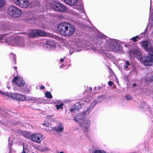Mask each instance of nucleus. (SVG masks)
I'll return each instance as SVG.
<instances>
[{"mask_svg":"<svg viewBox=\"0 0 153 153\" xmlns=\"http://www.w3.org/2000/svg\"><path fill=\"white\" fill-rule=\"evenodd\" d=\"M7 12L10 16L13 17L19 16L21 14L20 9L15 6H10L8 9Z\"/></svg>","mask_w":153,"mask_h":153,"instance_id":"1","label":"nucleus"},{"mask_svg":"<svg viewBox=\"0 0 153 153\" xmlns=\"http://www.w3.org/2000/svg\"><path fill=\"white\" fill-rule=\"evenodd\" d=\"M68 23L67 22H62L59 23L57 26V30L58 32L63 36H64Z\"/></svg>","mask_w":153,"mask_h":153,"instance_id":"2","label":"nucleus"},{"mask_svg":"<svg viewBox=\"0 0 153 153\" xmlns=\"http://www.w3.org/2000/svg\"><path fill=\"white\" fill-rule=\"evenodd\" d=\"M52 8L54 10L59 12H64L67 11V9L66 7L64 5L59 2L54 4Z\"/></svg>","mask_w":153,"mask_h":153,"instance_id":"3","label":"nucleus"},{"mask_svg":"<svg viewBox=\"0 0 153 153\" xmlns=\"http://www.w3.org/2000/svg\"><path fill=\"white\" fill-rule=\"evenodd\" d=\"M13 2L16 5L23 8H26L30 5L29 0H13Z\"/></svg>","mask_w":153,"mask_h":153,"instance_id":"4","label":"nucleus"},{"mask_svg":"<svg viewBox=\"0 0 153 153\" xmlns=\"http://www.w3.org/2000/svg\"><path fill=\"white\" fill-rule=\"evenodd\" d=\"M64 36H69L72 35L75 31V28L73 25L68 23Z\"/></svg>","mask_w":153,"mask_h":153,"instance_id":"5","label":"nucleus"},{"mask_svg":"<svg viewBox=\"0 0 153 153\" xmlns=\"http://www.w3.org/2000/svg\"><path fill=\"white\" fill-rule=\"evenodd\" d=\"M6 95L17 100L24 101L26 99L25 96L15 93H10Z\"/></svg>","mask_w":153,"mask_h":153,"instance_id":"6","label":"nucleus"},{"mask_svg":"<svg viewBox=\"0 0 153 153\" xmlns=\"http://www.w3.org/2000/svg\"><path fill=\"white\" fill-rule=\"evenodd\" d=\"M31 140L33 142L39 143L42 140V135L38 133H34L31 136Z\"/></svg>","mask_w":153,"mask_h":153,"instance_id":"7","label":"nucleus"},{"mask_svg":"<svg viewBox=\"0 0 153 153\" xmlns=\"http://www.w3.org/2000/svg\"><path fill=\"white\" fill-rule=\"evenodd\" d=\"M12 82L13 83L16 82V85L19 86H23L25 84V81L22 78H19L16 76L14 77Z\"/></svg>","mask_w":153,"mask_h":153,"instance_id":"8","label":"nucleus"},{"mask_svg":"<svg viewBox=\"0 0 153 153\" xmlns=\"http://www.w3.org/2000/svg\"><path fill=\"white\" fill-rule=\"evenodd\" d=\"M153 63V57L150 56H147L145 57L144 60V65H145L150 66Z\"/></svg>","mask_w":153,"mask_h":153,"instance_id":"9","label":"nucleus"},{"mask_svg":"<svg viewBox=\"0 0 153 153\" xmlns=\"http://www.w3.org/2000/svg\"><path fill=\"white\" fill-rule=\"evenodd\" d=\"M79 124L83 129H87L89 127L90 122L88 120H82L81 122H79Z\"/></svg>","mask_w":153,"mask_h":153,"instance_id":"10","label":"nucleus"},{"mask_svg":"<svg viewBox=\"0 0 153 153\" xmlns=\"http://www.w3.org/2000/svg\"><path fill=\"white\" fill-rule=\"evenodd\" d=\"M142 45L145 51L147 52L150 51L152 50V48L150 44L149 43L146 41L142 42Z\"/></svg>","mask_w":153,"mask_h":153,"instance_id":"11","label":"nucleus"},{"mask_svg":"<svg viewBox=\"0 0 153 153\" xmlns=\"http://www.w3.org/2000/svg\"><path fill=\"white\" fill-rule=\"evenodd\" d=\"M85 114V112H84L78 114L75 117L74 120L76 122H79H79H81L82 120V119Z\"/></svg>","mask_w":153,"mask_h":153,"instance_id":"12","label":"nucleus"},{"mask_svg":"<svg viewBox=\"0 0 153 153\" xmlns=\"http://www.w3.org/2000/svg\"><path fill=\"white\" fill-rule=\"evenodd\" d=\"M131 56L137 57L138 58H140L141 56V52L138 49L134 50L130 53Z\"/></svg>","mask_w":153,"mask_h":153,"instance_id":"13","label":"nucleus"},{"mask_svg":"<svg viewBox=\"0 0 153 153\" xmlns=\"http://www.w3.org/2000/svg\"><path fill=\"white\" fill-rule=\"evenodd\" d=\"M111 51L113 52H118L119 51L118 48H120V46L118 45L117 43L114 42L113 45L111 46Z\"/></svg>","mask_w":153,"mask_h":153,"instance_id":"14","label":"nucleus"},{"mask_svg":"<svg viewBox=\"0 0 153 153\" xmlns=\"http://www.w3.org/2000/svg\"><path fill=\"white\" fill-rule=\"evenodd\" d=\"M11 39L14 40V42H15L17 45H21L22 44L21 43H22L23 41L22 40L21 38L19 36H16L15 38L13 37L11 38Z\"/></svg>","mask_w":153,"mask_h":153,"instance_id":"15","label":"nucleus"},{"mask_svg":"<svg viewBox=\"0 0 153 153\" xmlns=\"http://www.w3.org/2000/svg\"><path fill=\"white\" fill-rule=\"evenodd\" d=\"M55 44L53 41H47L45 42L44 45L46 48H53L55 46Z\"/></svg>","mask_w":153,"mask_h":153,"instance_id":"16","label":"nucleus"},{"mask_svg":"<svg viewBox=\"0 0 153 153\" xmlns=\"http://www.w3.org/2000/svg\"><path fill=\"white\" fill-rule=\"evenodd\" d=\"M63 129V127L61 125H59L58 126H56L55 127H52L51 129H49L51 131H55L58 132H61Z\"/></svg>","mask_w":153,"mask_h":153,"instance_id":"17","label":"nucleus"},{"mask_svg":"<svg viewBox=\"0 0 153 153\" xmlns=\"http://www.w3.org/2000/svg\"><path fill=\"white\" fill-rule=\"evenodd\" d=\"M37 30H32L28 33V35L30 37L34 38L37 36Z\"/></svg>","mask_w":153,"mask_h":153,"instance_id":"18","label":"nucleus"},{"mask_svg":"<svg viewBox=\"0 0 153 153\" xmlns=\"http://www.w3.org/2000/svg\"><path fill=\"white\" fill-rule=\"evenodd\" d=\"M37 36H45L46 35L47 33L45 31L41 30H37Z\"/></svg>","mask_w":153,"mask_h":153,"instance_id":"19","label":"nucleus"},{"mask_svg":"<svg viewBox=\"0 0 153 153\" xmlns=\"http://www.w3.org/2000/svg\"><path fill=\"white\" fill-rule=\"evenodd\" d=\"M78 0H66V3L72 5H75L77 2Z\"/></svg>","mask_w":153,"mask_h":153,"instance_id":"20","label":"nucleus"},{"mask_svg":"<svg viewBox=\"0 0 153 153\" xmlns=\"http://www.w3.org/2000/svg\"><path fill=\"white\" fill-rule=\"evenodd\" d=\"M3 111L5 114H8L10 116H12L14 113L10 111L7 109H3Z\"/></svg>","mask_w":153,"mask_h":153,"instance_id":"21","label":"nucleus"},{"mask_svg":"<svg viewBox=\"0 0 153 153\" xmlns=\"http://www.w3.org/2000/svg\"><path fill=\"white\" fill-rule=\"evenodd\" d=\"M45 97L47 98L51 99L52 97L51 93L49 91L46 92L45 93Z\"/></svg>","mask_w":153,"mask_h":153,"instance_id":"22","label":"nucleus"},{"mask_svg":"<svg viewBox=\"0 0 153 153\" xmlns=\"http://www.w3.org/2000/svg\"><path fill=\"white\" fill-rule=\"evenodd\" d=\"M49 150V148L47 147H44L39 149V151L40 152H43L48 151Z\"/></svg>","mask_w":153,"mask_h":153,"instance_id":"23","label":"nucleus"},{"mask_svg":"<svg viewBox=\"0 0 153 153\" xmlns=\"http://www.w3.org/2000/svg\"><path fill=\"white\" fill-rule=\"evenodd\" d=\"M78 110V106L76 105H74L71 108V109L70 110L71 111L74 112L75 111H77Z\"/></svg>","mask_w":153,"mask_h":153,"instance_id":"24","label":"nucleus"},{"mask_svg":"<svg viewBox=\"0 0 153 153\" xmlns=\"http://www.w3.org/2000/svg\"><path fill=\"white\" fill-rule=\"evenodd\" d=\"M139 37L138 36H137L135 37H132L131 39L134 42H135L139 40Z\"/></svg>","mask_w":153,"mask_h":153,"instance_id":"25","label":"nucleus"},{"mask_svg":"<svg viewBox=\"0 0 153 153\" xmlns=\"http://www.w3.org/2000/svg\"><path fill=\"white\" fill-rule=\"evenodd\" d=\"M63 104L62 103H60L59 105H56L55 107L56 108L57 110L59 109V108L62 109L63 108Z\"/></svg>","mask_w":153,"mask_h":153,"instance_id":"26","label":"nucleus"},{"mask_svg":"<svg viewBox=\"0 0 153 153\" xmlns=\"http://www.w3.org/2000/svg\"><path fill=\"white\" fill-rule=\"evenodd\" d=\"M126 65H125V67L126 69H128V66L130 65V63L128 61H127L126 62Z\"/></svg>","mask_w":153,"mask_h":153,"instance_id":"27","label":"nucleus"},{"mask_svg":"<svg viewBox=\"0 0 153 153\" xmlns=\"http://www.w3.org/2000/svg\"><path fill=\"white\" fill-rule=\"evenodd\" d=\"M4 29L5 30H8L10 29V27L8 25H5Z\"/></svg>","mask_w":153,"mask_h":153,"instance_id":"28","label":"nucleus"},{"mask_svg":"<svg viewBox=\"0 0 153 153\" xmlns=\"http://www.w3.org/2000/svg\"><path fill=\"white\" fill-rule=\"evenodd\" d=\"M94 153H106L105 152L101 150H96Z\"/></svg>","mask_w":153,"mask_h":153,"instance_id":"29","label":"nucleus"},{"mask_svg":"<svg viewBox=\"0 0 153 153\" xmlns=\"http://www.w3.org/2000/svg\"><path fill=\"white\" fill-rule=\"evenodd\" d=\"M4 5V0H0V7H3Z\"/></svg>","mask_w":153,"mask_h":153,"instance_id":"30","label":"nucleus"},{"mask_svg":"<svg viewBox=\"0 0 153 153\" xmlns=\"http://www.w3.org/2000/svg\"><path fill=\"white\" fill-rule=\"evenodd\" d=\"M149 52H150L149 56H152V57H153V49L152 48V50H151L150 51H149Z\"/></svg>","mask_w":153,"mask_h":153,"instance_id":"31","label":"nucleus"},{"mask_svg":"<svg viewBox=\"0 0 153 153\" xmlns=\"http://www.w3.org/2000/svg\"><path fill=\"white\" fill-rule=\"evenodd\" d=\"M42 124L43 125H44L46 127L49 126L50 127H51V126H50L49 124L48 123H47L46 122H44V123H43Z\"/></svg>","mask_w":153,"mask_h":153,"instance_id":"32","label":"nucleus"},{"mask_svg":"<svg viewBox=\"0 0 153 153\" xmlns=\"http://www.w3.org/2000/svg\"><path fill=\"white\" fill-rule=\"evenodd\" d=\"M105 98V95H102L100 96V97H98V98L99 99V100H100V99H101V100H102L103 99H104Z\"/></svg>","mask_w":153,"mask_h":153,"instance_id":"33","label":"nucleus"},{"mask_svg":"<svg viewBox=\"0 0 153 153\" xmlns=\"http://www.w3.org/2000/svg\"><path fill=\"white\" fill-rule=\"evenodd\" d=\"M126 99L127 100H130L131 99V97L129 95H127L126 96Z\"/></svg>","mask_w":153,"mask_h":153,"instance_id":"34","label":"nucleus"},{"mask_svg":"<svg viewBox=\"0 0 153 153\" xmlns=\"http://www.w3.org/2000/svg\"><path fill=\"white\" fill-rule=\"evenodd\" d=\"M4 36L3 35H0V40L4 39Z\"/></svg>","mask_w":153,"mask_h":153,"instance_id":"35","label":"nucleus"},{"mask_svg":"<svg viewBox=\"0 0 153 153\" xmlns=\"http://www.w3.org/2000/svg\"><path fill=\"white\" fill-rule=\"evenodd\" d=\"M108 84L110 86H111L113 85V83L112 81H109L108 82Z\"/></svg>","mask_w":153,"mask_h":153,"instance_id":"36","label":"nucleus"},{"mask_svg":"<svg viewBox=\"0 0 153 153\" xmlns=\"http://www.w3.org/2000/svg\"><path fill=\"white\" fill-rule=\"evenodd\" d=\"M23 150L22 152L21 153H26V149H25L24 148V146H23Z\"/></svg>","mask_w":153,"mask_h":153,"instance_id":"37","label":"nucleus"},{"mask_svg":"<svg viewBox=\"0 0 153 153\" xmlns=\"http://www.w3.org/2000/svg\"><path fill=\"white\" fill-rule=\"evenodd\" d=\"M151 17V20L152 21H153V13L152 14Z\"/></svg>","mask_w":153,"mask_h":153,"instance_id":"38","label":"nucleus"},{"mask_svg":"<svg viewBox=\"0 0 153 153\" xmlns=\"http://www.w3.org/2000/svg\"><path fill=\"white\" fill-rule=\"evenodd\" d=\"M40 88L41 89H44L45 88V87L44 86L42 85L41 86Z\"/></svg>","mask_w":153,"mask_h":153,"instance_id":"39","label":"nucleus"},{"mask_svg":"<svg viewBox=\"0 0 153 153\" xmlns=\"http://www.w3.org/2000/svg\"><path fill=\"white\" fill-rule=\"evenodd\" d=\"M97 103V102L96 101H94L92 102V103H94V105H96Z\"/></svg>","mask_w":153,"mask_h":153,"instance_id":"40","label":"nucleus"},{"mask_svg":"<svg viewBox=\"0 0 153 153\" xmlns=\"http://www.w3.org/2000/svg\"><path fill=\"white\" fill-rule=\"evenodd\" d=\"M53 116H54V115L52 114L51 116L49 115V116H48L47 117H53Z\"/></svg>","mask_w":153,"mask_h":153,"instance_id":"41","label":"nucleus"},{"mask_svg":"<svg viewBox=\"0 0 153 153\" xmlns=\"http://www.w3.org/2000/svg\"><path fill=\"white\" fill-rule=\"evenodd\" d=\"M136 85H137V84L136 83H134L133 84V86H132L133 87V86H136Z\"/></svg>","mask_w":153,"mask_h":153,"instance_id":"42","label":"nucleus"},{"mask_svg":"<svg viewBox=\"0 0 153 153\" xmlns=\"http://www.w3.org/2000/svg\"><path fill=\"white\" fill-rule=\"evenodd\" d=\"M64 61V59H62L60 60V62H63Z\"/></svg>","mask_w":153,"mask_h":153,"instance_id":"43","label":"nucleus"},{"mask_svg":"<svg viewBox=\"0 0 153 153\" xmlns=\"http://www.w3.org/2000/svg\"><path fill=\"white\" fill-rule=\"evenodd\" d=\"M5 42H6V43H8V44L10 43V42H8V41H5Z\"/></svg>","mask_w":153,"mask_h":153,"instance_id":"44","label":"nucleus"},{"mask_svg":"<svg viewBox=\"0 0 153 153\" xmlns=\"http://www.w3.org/2000/svg\"><path fill=\"white\" fill-rule=\"evenodd\" d=\"M90 91H91L92 90V88H90L89 89Z\"/></svg>","mask_w":153,"mask_h":153,"instance_id":"45","label":"nucleus"},{"mask_svg":"<svg viewBox=\"0 0 153 153\" xmlns=\"http://www.w3.org/2000/svg\"><path fill=\"white\" fill-rule=\"evenodd\" d=\"M59 153H64L63 152H60Z\"/></svg>","mask_w":153,"mask_h":153,"instance_id":"46","label":"nucleus"},{"mask_svg":"<svg viewBox=\"0 0 153 153\" xmlns=\"http://www.w3.org/2000/svg\"><path fill=\"white\" fill-rule=\"evenodd\" d=\"M0 93H1V94H3V92H2V93L1 92V91H0Z\"/></svg>","mask_w":153,"mask_h":153,"instance_id":"47","label":"nucleus"},{"mask_svg":"<svg viewBox=\"0 0 153 153\" xmlns=\"http://www.w3.org/2000/svg\"><path fill=\"white\" fill-rule=\"evenodd\" d=\"M16 68H17V67H16H16H14V69H16Z\"/></svg>","mask_w":153,"mask_h":153,"instance_id":"48","label":"nucleus"},{"mask_svg":"<svg viewBox=\"0 0 153 153\" xmlns=\"http://www.w3.org/2000/svg\"><path fill=\"white\" fill-rule=\"evenodd\" d=\"M1 107H0V109H1ZM1 111H3V110H2V109H1Z\"/></svg>","mask_w":153,"mask_h":153,"instance_id":"49","label":"nucleus"}]
</instances>
